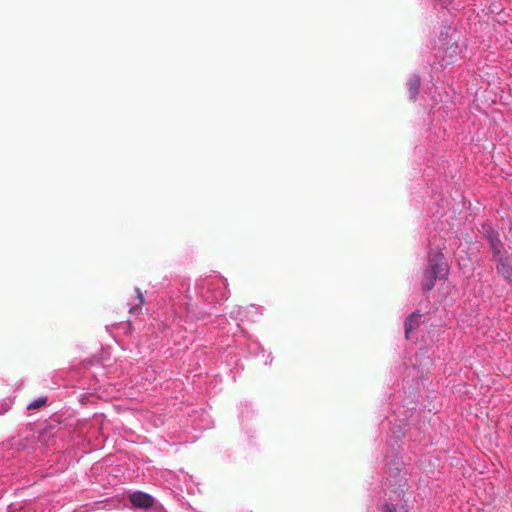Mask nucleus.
<instances>
[{"mask_svg": "<svg viewBox=\"0 0 512 512\" xmlns=\"http://www.w3.org/2000/svg\"><path fill=\"white\" fill-rule=\"evenodd\" d=\"M433 273L434 272H429V271L425 272L424 280H423V284H422L423 290L430 291L434 287L435 281L438 277L436 275H434Z\"/></svg>", "mask_w": 512, "mask_h": 512, "instance_id": "6", "label": "nucleus"}, {"mask_svg": "<svg viewBox=\"0 0 512 512\" xmlns=\"http://www.w3.org/2000/svg\"><path fill=\"white\" fill-rule=\"evenodd\" d=\"M421 318L422 314L419 312H413L406 318L404 322L406 339H410V333L419 326Z\"/></svg>", "mask_w": 512, "mask_h": 512, "instance_id": "2", "label": "nucleus"}, {"mask_svg": "<svg viewBox=\"0 0 512 512\" xmlns=\"http://www.w3.org/2000/svg\"><path fill=\"white\" fill-rule=\"evenodd\" d=\"M487 239L490 243V246L493 250V253L495 256H498L500 257L501 255V249H502V243L500 241V239L498 238V234L494 231H490L488 234H487Z\"/></svg>", "mask_w": 512, "mask_h": 512, "instance_id": "4", "label": "nucleus"}, {"mask_svg": "<svg viewBox=\"0 0 512 512\" xmlns=\"http://www.w3.org/2000/svg\"><path fill=\"white\" fill-rule=\"evenodd\" d=\"M130 502L136 508L147 509L153 505V498L147 493L134 492L129 496Z\"/></svg>", "mask_w": 512, "mask_h": 512, "instance_id": "1", "label": "nucleus"}, {"mask_svg": "<svg viewBox=\"0 0 512 512\" xmlns=\"http://www.w3.org/2000/svg\"><path fill=\"white\" fill-rule=\"evenodd\" d=\"M427 271L434 272L433 274L438 278L444 275L445 264L442 262V254H438L434 258L430 259Z\"/></svg>", "mask_w": 512, "mask_h": 512, "instance_id": "3", "label": "nucleus"}, {"mask_svg": "<svg viewBox=\"0 0 512 512\" xmlns=\"http://www.w3.org/2000/svg\"><path fill=\"white\" fill-rule=\"evenodd\" d=\"M420 87V80L418 77H413L409 80V93L410 98L415 99Z\"/></svg>", "mask_w": 512, "mask_h": 512, "instance_id": "7", "label": "nucleus"}, {"mask_svg": "<svg viewBox=\"0 0 512 512\" xmlns=\"http://www.w3.org/2000/svg\"><path fill=\"white\" fill-rule=\"evenodd\" d=\"M46 401H47V398L46 397H41L35 401H33L32 403H30L28 406H27V409L29 410H32V409H37V408H40L42 407L43 405L46 404Z\"/></svg>", "mask_w": 512, "mask_h": 512, "instance_id": "8", "label": "nucleus"}, {"mask_svg": "<svg viewBox=\"0 0 512 512\" xmlns=\"http://www.w3.org/2000/svg\"><path fill=\"white\" fill-rule=\"evenodd\" d=\"M385 512H396V508L394 505L388 504L385 506Z\"/></svg>", "mask_w": 512, "mask_h": 512, "instance_id": "10", "label": "nucleus"}, {"mask_svg": "<svg viewBox=\"0 0 512 512\" xmlns=\"http://www.w3.org/2000/svg\"><path fill=\"white\" fill-rule=\"evenodd\" d=\"M136 293H137V297L139 299L140 304H143L144 303V296L141 293L140 289L136 288Z\"/></svg>", "mask_w": 512, "mask_h": 512, "instance_id": "9", "label": "nucleus"}, {"mask_svg": "<svg viewBox=\"0 0 512 512\" xmlns=\"http://www.w3.org/2000/svg\"><path fill=\"white\" fill-rule=\"evenodd\" d=\"M497 271L507 280H510L512 277V267L502 256L498 258Z\"/></svg>", "mask_w": 512, "mask_h": 512, "instance_id": "5", "label": "nucleus"}]
</instances>
